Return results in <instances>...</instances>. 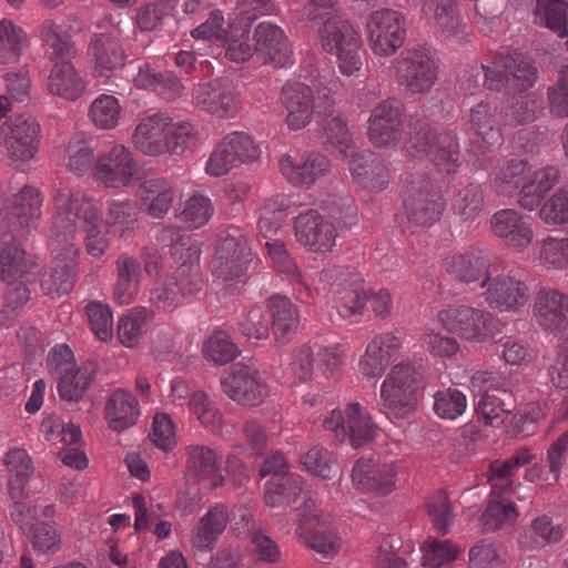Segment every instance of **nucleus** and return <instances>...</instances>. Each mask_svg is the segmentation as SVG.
Returning a JSON list of instances; mask_svg holds the SVG:
<instances>
[{
    "label": "nucleus",
    "mask_w": 568,
    "mask_h": 568,
    "mask_svg": "<svg viewBox=\"0 0 568 568\" xmlns=\"http://www.w3.org/2000/svg\"><path fill=\"white\" fill-rule=\"evenodd\" d=\"M43 196L32 186H24L12 197L7 199L0 209V235L18 240L36 226L41 219ZM37 264L27 256L26 251L16 242L2 241L0 244V278L13 284L27 277Z\"/></svg>",
    "instance_id": "1"
},
{
    "label": "nucleus",
    "mask_w": 568,
    "mask_h": 568,
    "mask_svg": "<svg viewBox=\"0 0 568 568\" xmlns=\"http://www.w3.org/2000/svg\"><path fill=\"white\" fill-rule=\"evenodd\" d=\"M197 131L190 122H173L165 113L142 118L132 133V144L146 156L182 154L196 139Z\"/></svg>",
    "instance_id": "2"
},
{
    "label": "nucleus",
    "mask_w": 568,
    "mask_h": 568,
    "mask_svg": "<svg viewBox=\"0 0 568 568\" xmlns=\"http://www.w3.org/2000/svg\"><path fill=\"white\" fill-rule=\"evenodd\" d=\"M70 212L71 191L68 189L58 191L54 195V213L49 233V246L55 256L49 276L41 284L42 290L52 297H61L71 292Z\"/></svg>",
    "instance_id": "3"
},
{
    "label": "nucleus",
    "mask_w": 568,
    "mask_h": 568,
    "mask_svg": "<svg viewBox=\"0 0 568 568\" xmlns=\"http://www.w3.org/2000/svg\"><path fill=\"white\" fill-rule=\"evenodd\" d=\"M323 50L336 57L337 68L345 77H357L362 71V37L353 23L339 14L327 17L318 29Z\"/></svg>",
    "instance_id": "4"
},
{
    "label": "nucleus",
    "mask_w": 568,
    "mask_h": 568,
    "mask_svg": "<svg viewBox=\"0 0 568 568\" xmlns=\"http://www.w3.org/2000/svg\"><path fill=\"white\" fill-rule=\"evenodd\" d=\"M480 68L484 72V84L489 90L508 89L524 92L535 82V68L531 61L516 50L497 52Z\"/></svg>",
    "instance_id": "5"
},
{
    "label": "nucleus",
    "mask_w": 568,
    "mask_h": 568,
    "mask_svg": "<svg viewBox=\"0 0 568 568\" xmlns=\"http://www.w3.org/2000/svg\"><path fill=\"white\" fill-rule=\"evenodd\" d=\"M40 37L48 47L53 64L48 79L51 94L65 100L71 97V36L68 24H58L52 20L44 21L39 30Z\"/></svg>",
    "instance_id": "6"
},
{
    "label": "nucleus",
    "mask_w": 568,
    "mask_h": 568,
    "mask_svg": "<svg viewBox=\"0 0 568 568\" xmlns=\"http://www.w3.org/2000/svg\"><path fill=\"white\" fill-rule=\"evenodd\" d=\"M318 281L323 286H316L315 291H325L327 287L332 290L334 306L342 318L352 320L363 314L368 292L362 287L359 273L345 266H332L318 274Z\"/></svg>",
    "instance_id": "7"
},
{
    "label": "nucleus",
    "mask_w": 568,
    "mask_h": 568,
    "mask_svg": "<svg viewBox=\"0 0 568 568\" xmlns=\"http://www.w3.org/2000/svg\"><path fill=\"white\" fill-rule=\"evenodd\" d=\"M252 260L253 254L239 230L222 231L219 233L215 253L211 261L212 275L225 286L242 283Z\"/></svg>",
    "instance_id": "8"
},
{
    "label": "nucleus",
    "mask_w": 568,
    "mask_h": 568,
    "mask_svg": "<svg viewBox=\"0 0 568 568\" xmlns=\"http://www.w3.org/2000/svg\"><path fill=\"white\" fill-rule=\"evenodd\" d=\"M437 320L447 332L473 343H485L498 333L497 320L489 311L466 304L447 306Z\"/></svg>",
    "instance_id": "9"
},
{
    "label": "nucleus",
    "mask_w": 568,
    "mask_h": 568,
    "mask_svg": "<svg viewBox=\"0 0 568 568\" xmlns=\"http://www.w3.org/2000/svg\"><path fill=\"white\" fill-rule=\"evenodd\" d=\"M322 427L329 432L336 442L348 440L354 448L372 442L377 434V426L359 403H348L345 408L333 409L324 417Z\"/></svg>",
    "instance_id": "10"
},
{
    "label": "nucleus",
    "mask_w": 568,
    "mask_h": 568,
    "mask_svg": "<svg viewBox=\"0 0 568 568\" xmlns=\"http://www.w3.org/2000/svg\"><path fill=\"white\" fill-rule=\"evenodd\" d=\"M484 303L499 313L519 314L530 300L528 284L514 271L495 273L480 282Z\"/></svg>",
    "instance_id": "11"
},
{
    "label": "nucleus",
    "mask_w": 568,
    "mask_h": 568,
    "mask_svg": "<svg viewBox=\"0 0 568 568\" xmlns=\"http://www.w3.org/2000/svg\"><path fill=\"white\" fill-rule=\"evenodd\" d=\"M393 68L396 82L410 94L428 93L438 79V63L426 49L403 51Z\"/></svg>",
    "instance_id": "12"
},
{
    "label": "nucleus",
    "mask_w": 568,
    "mask_h": 568,
    "mask_svg": "<svg viewBox=\"0 0 568 568\" xmlns=\"http://www.w3.org/2000/svg\"><path fill=\"white\" fill-rule=\"evenodd\" d=\"M407 153L413 158L429 156L432 162L447 174L459 166V144L453 132L438 134L427 125H420L407 143Z\"/></svg>",
    "instance_id": "13"
},
{
    "label": "nucleus",
    "mask_w": 568,
    "mask_h": 568,
    "mask_svg": "<svg viewBox=\"0 0 568 568\" xmlns=\"http://www.w3.org/2000/svg\"><path fill=\"white\" fill-rule=\"evenodd\" d=\"M366 34L368 45L376 55L389 57L405 42L406 18L389 8L374 10L366 19Z\"/></svg>",
    "instance_id": "14"
},
{
    "label": "nucleus",
    "mask_w": 568,
    "mask_h": 568,
    "mask_svg": "<svg viewBox=\"0 0 568 568\" xmlns=\"http://www.w3.org/2000/svg\"><path fill=\"white\" fill-rule=\"evenodd\" d=\"M403 205L410 225L430 226L438 222L445 211V200L429 179L410 181L403 195Z\"/></svg>",
    "instance_id": "15"
},
{
    "label": "nucleus",
    "mask_w": 568,
    "mask_h": 568,
    "mask_svg": "<svg viewBox=\"0 0 568 568\" xmlns=\"http://www.w3.org/2000/svg\"><path fill=\"white\" fill-rule=\"evenodd\" d=\"M415 364H397L381 385V399L387 413L404 417L416 405V383L420 373Z\"/></svg>",
    "instance_id": "16"
},
{
    "label": "nucleus",
    "mask_w": 568,
    "mask_h": 568,
    "mask_svg": "<svg viewBox=\"0 0 568 568\" xmlns=\"http://www.w3.org/2000/svg\"><path fill=\"white\" fill-rule=\"evenodd\" d=\"M260 155L261 150L250 134L234 131L226 134L212 151L206 161L205 172L220 178L237 164L256 161Z\"/></svg>",
    "instance_id": "17"
},
{
    "label": "nucleus",
    "mask_w": 568,
    "mask_h": 568,
    "mask_svg": "<svg viewBox=\"0 0 568 568\" xmlns=\"http://www.w3.org/2000/svg\"><path fill=\"white\" fill-rule=\"evenodd\" d=\"M221 388L229 398L244 406L261 405L268 395V386L260 373L242 363L224 371Z\"/></svg>",
    "instance_id": "18"
},
{
    "label": "nucleus",
    "mask_w": 568,
    "mask_h": 568,
    "mask_svg": "<svg viewBox=\"0 0 568 568\" xmlns=\"http://www.w3.org/2000/svg\"><path fill=\"white\" fill-rule=\"evenodd\" d=\"M138 172V162L129 148L115 143L97 158L93 176L105 187L129 186Z\"/></svg>",
    "instance_id": "19"
},
{
    "label": "nucleus",
    "mask_w": 568,
    "mask_h": 568,
    "mask_svg": "<svg viewBox=\"0 0 568 568\" xmlns=\"http://www.w3.org/2000/svg\"><path fill=\"white\" fill-rule=\"evenodd\" d=\"M195 105L219 119H233L237 114V91L229 78H216L197 84L193 91Z\"/></svg>",
    "instance_id": "20"
},
{
    "label": "nucleus",
    "mask_w": 568,
    "mask_h": 568,
    "mask_svg": "<svg viewBox=\"0 0 568 568\" xmlns=\"http://www.w3.org/2000/svg\"><path fill=\"white\" fill-rule=\"evenodd\" d=\"M532 314L544 331L568 338V294L541 286L535 294Z\"/></svg>",
    "instance_id": "21"
},
{
    "label": "nucleus",
    "mask_w": 568,
    "mask_h": 568,
    "mask_svg": "<svg viewBox=\"0 0 568 568\" xmlns=\"http://www.w3.org/2000/svg\"><path fill=\"white\" fill-rule=\"evenodd\" d=\"M297 517L296 535L301 542L326 557L337 552L339 538L328 529L313 500L307 499L297 508Z\"/></svg>",
    "instance_id": "22"
},
{
    "label": "nucleus",
    "mask_w": 568,
    "mask_h": 568,
    "mask_svg": "<svg viewBox=\"0 0 568 568\" xmlns=\"http://www.w3.org/2000/svg\"><path fill=\"white\" fill-rule=\"evenodd\" d=\"M39 125L26 115L7 120L0 130V139L7 155L13 162H28L38 151Z\"/></svg>",
    "instance_id": "23"
},
{
    "label": "nucleus",
    "mask_w": 568,
    "mask_h": 568,
    "mask_svg": "<svg viewBox=\"0 0 568 568\" xmlns=\"http://www.w3.org/2000/svg\"><path fill=\"white\" fill-rule=\"evenodd\" d=\"M404 133V106L396 99L379 102L368 119V138L378 148L398 142Z\"/></svg>",
    "instance_id": "24"
},
{
    "label": "nucleus",
    "mask_w": 568,
    "mask_h": 568,
    "mask_svg": "<svg viewBox=\"0 0 568 568\" xmlns=\"http://www.w3.org/2000/svg\"><path fill=\"white\" fill-rule=\"evenodd\" d=\"M398 466L395 462H378L374 458H359L352 470L354 486L377 496H387L396 489Z\"/></svg>",
    "instance_id": "25"
},
{
    "label": "nucleus",
    "mask_w": 568,
    "mask_h": 568,
    "mask_svg": "<svg viewBox=\"0 0 568 568\" xmlns=\"http://www.w3.org/2000/svg\"><path fill=\"white\" fill-rule=\"evenodd\" d=\"M294 234L301 245L315 253L329 252L335 246L337 237L334 223L316 210H310L295 217Z\"/></svg>",
    "instance_id": "26"
},
{
    "label": "nucleus",
    "mask_w": 568,
    "mask_h": 568,
    "mask_svg": "<svg viewBox=\"0 0 568 568\" xmlns=\"http://www.w3.org/2000/svg\"><path fill=\"white\" fill-rule=\"evenodd\" d=\"M404 336L399 331L375 335L358 361V371L366 377H381L399 353Z\"/></svg>",
    "instance_id": "27"
},
{
    "label": "nucleus",
    "mask_w": 568,
    "mask_h": 568,
    "mask_svg": "<svg viewBox=\"0 0 568 568\" xmlns=\"http://www.w3.org/2000/svg\"><path fill=\"white\" fill-rule=\"evenodd\" d=\"M281 105L285 109V124L291 131H298L308 125L314 114L313 89L298 81L286 82L280 94Z\"/></svg>",
    "instance_id": "28"
},
{
    "label": "nucleus",
    "mask_w": 568,
    "mask_h": 568,
    "mask_svg": "<svg viewBox=\"0 0 568 568\" xmlns=\"http://www.w3.org/2000/svg\"><path fill=\"white\" fill-rule=\"evenodd\" d=\"M490 227L514 252H524L534 240L530 217L513 209L497 211L490 219Z\"/></svg>",
    "instance_id": "29"
},
{
    "label": "nucleus",
    "mask_w": 568,
    "mask_h": 568,
    "mask_svg": "<svg viewBox=\"0 0 568 568\" xmlns=\"http://www.w3.org/2000/svg\"><path fill=\"white\" fill-rule=\"evenodd\" d=\"M496 108L488 102L481 101L474 105L469 111V129L477 136L476 150L474 151L476 164L479 168L486 165L479 155H485L497 145L501 144L503 136L499 129V122L496 120Z\"/></svg>",
    "instance_id": "30"
},
{
    "label": "nucleus",
    "mask_w": 568,
    "mask_h": 568,
    "mask_svg": "<svg viewBox=\"0 0 568 568\" xmlns=\"http://www.w3.org/2000/svg\"><path fill=\"white\" fill-rule=\"evenodd\" d=\"M255 52L266 64L284 68L294 63L293 50L284 30L271 22H261L253 34Z\"/></svg>",
    "instance_id": "31"
},
{
    "label": "nucleus",
    "mask_w": 568,
    "mask_h": 568,
    "mask_svg": "<svg viewBox=\"0 0 568 568\" xmlns=\"http://www.w3.org/2000/svg\"><path fill=\"white\" fill-rule=\"evenodd\" d=\"M278 168L292 185L310 187L328 171L329 161L325 155L315 152L304 153L298 160L285 154L280 158Z\"/></svg>",
    "instance_id": "32"
},
{
    "label": "nucleus",
    "mask_w": 568,
    "mask_h": 568,
    "mask_svg": "<svg viewBox=\"0 0 568 568\" xmlns=\"http://www.w3.org/2000/svg\"><path fill=\"white\" fill-rule=\"evenodd\" d=\"M186 476L190 480L203 483L207 488L223 485L221 473L222 456L204 445H191L186 448Z\"/></svg>",
    "instance_id": "33"
},
{
    "label": "nucleus",
    "mask_w": 568,
    "mask_h": 568,
    "mask_svg": "<svg viewBox=\"0 0 568 568\" xmlns=\"http://www.w3.org/2000/svg\"><path fill=\"white\" fill-rule=\"evenodd\" d=\"M488 254L481 250H470L460 254L448 255L443 260V267L456 280L466 283L484 282L494 271Z\"/></svg>",
    "instance_id": "34"
},
{
    "label": "nucleus",
    "mask_w": 568,
    "mask_h": 568,
    "mask_svg": "<svg viewBox=\"0 0 568 568\" xmlns=\"http://www.w3.org/2000/svg\"><path fill=\"white\" fill-rule=\"evenodd\" d=\"M115 283L113 285V300L119 305L132 304L141 287L143 276L140 258L123 253L115 261Z\"/></svg>",
    "instance_id": "35"
},
{
    "label": "nucleus",
    "mask_w": 568,
    "mask_h": 568,
    "mask_svg": "<svg viewBox=\"0 0 568 568\" xmlns=\"http://www.w3.org/2000/svg\"><path fill=\"white\" fill-rule=\"evenodd\" d=\"M174 187L165 178L144 180L136 190L141 209L153 219H162L169 212L174 200Z\"/></svg>",
    "instance_id": "36"
},
{
    "label": "nucleus",
    "mask_w": 568,
    "mask_h": 568,
    "mask_svg": "<svg viewBox=\"0 0 568 568\" xmlns=\"http://www.w3.org/2000/svg\"><path fill=\"white\" fill-rule=\"evenodd\" d=\"M422 12L446 37H463L465 24L459 13L458 0H423Z\"/></svg>",
    "instance_id": "37"
},
{
    "label": "nucleus",
    "mask_w": 568,
    "mask_h": 568,
    "mask_svg": "<svg viewBox=\"0 0 568 568\" xmlns=\"http://www.w3.org/2000/svg\"><path fill=\"white\" fill-rule=\"evenodd\" d=\"M229 520L230 513L225 505L212 506L192 530V547L200 551H211Z\"/></svg>",
    "instance_id": "38"
},
{
    "label": "nucleus",
    "mask_w": 568,
    "mask_h": 568,
    "mask_svg": "<svg viewBox=\"0 0 568 568\" xmlns=\"http://www.w3.org/2000/svg\"><path fill=\"white\" fill-rule=\"evenodd\" d=\"M140 404L135 396L123 388L115 389L105 404V418L111 429L123 432L140 417Z\"/></svg>",
    "instance_id": "39"
},
{
    "label": "nucleus",
    "mask_w": 568,
    "mask_h": 568,
    "mask_svg": "<svg viewBox=\"0 0 568 568\" xmlns=\"http://www.w3.org/2000/svg\"><path fill=\"white\" fill-rule=\"evenodd\" d=\"M265 247L273 267L291 281L298 298L307 302V300L313 295V288L308 283V278L301 273L288 254L284 243L277 240L266 241Z\"/></svg>",
    "instance_id": "40"
},
{
    "label": "nucleus",
    "mask_w": 568,
    "mask_h": 568,
    "mask_svg": "<svg viewBox=\"0 0 568 568\" xmlns=\"http://www.w3.org/2000/svg\"><path fill=\"white\" fill-rule=\"evenodd\" d=\"M560 173L558 168L548 165L526 175V181L519 192V205L528 211L536 209L545 195L558 184Z\"/></svg>",
    "instance_id": "41"
},
{
    "label": "nucleus",
    "mask_w": 568,
    "mask_h": 568,
    "mask_svg": "<svg viewBox=\"0 0 568 568\" xmlns=\"http://www.w3.org/2000/svg\"><path fill=\"white\" fill-rule=\"evenodd\" d=\"M535 455L530 449L520 447L514 452L509 459L505 462H494L489 468L488 480L493 487L494 494L500 496L514 493V475L515 471L523 466L531 464Z\"/></svg>",
    "instance_id": "42"
},
{
    "label": "nucleus",
    "mask_w": 568,
    "mask_h": 568,
    "mask_svg": "<svg viewBox=\"0 0 568 568\" xmlns=\"http://www.w3.org/2000/svg\"><path fill=\"white\" fill-rule=\"evenodd\" d=\"M267 308L275 339L286 343L296 333L300 324L297 306L288 297L275 295L268 298Z\"/></svg>",
    "instance_id": "43"
},
{
    "label": "nucleus",
    "mask_w": 568,
    "mask_h": 568,
    "mask_svg": "<svg viewBox=\"0 0 568 568\" xmlns=\"http://www.w3.org/2000/svg\"><path fill=\"white\" fill-rule=\"evenodd\" d=\"M134 84L139 89L153 91L166 100L180 97L184 89L181 80L172 72H161L146 62L139 65Z\"/></svg>",
    "instance_id": "44"
},
{
    "label": "nucleus",
    "mask_w": 568,
    "mask_h": 568,
    "mask_svg": "<svg viewBox=\"0 0 568 568\" xmlns=\"http://www.w3.org/2000/svg\"><path fill=\"white\" fill-rule=\"evenodd\" d=\"M4 464L9 474V493L11 498L27 497V483L33 473V462L27 450L14 448L7 453Z\"/></svg>",
    "instance_id": "45"
},
{
    "label": "nucleus",
    "mask_w": 568,
    "mask_h": 568,
    "mask_svg": "<svg viewBox=\"0 0 568 568\" xmlns=\"http://www.w3.org/2000/svg\"><path fill=\"white\" fill-rule=\"evenodd\" d=\"M568 0H537L532 10L534 23L548 28L560 38L568 37Z\"/></svg>",
    "instance_id": "46"
},
{
    "label": "nucleus",
    "mask_w": 568,
    "mask_h": 568,
    "mask_svg": "<svg viewBox=\"0 0 568 568\" xmlns=\"http://www.w3.org/2000/svg\"><path fill=\"white\" fill-rule=\"evenodd\" d=\"M156 241L163 247H170L171 255L176 263L190 258H200L201 247L196 241L185 234L180 227L165 225L156 234Z\"/></svg>",
    "instance_id": "47"
},
{
    "label": "nucleus",
    "mask_w": 568,
    "mask_h": 568,
    "mask_svg": "<svg viewBox=\"0 0 568 568\" xmlns=\"http://www.w3.org/2000/svg\"><path fill=\"white\" fill-rule=\"evenodd\" d=\"M152 311L144 306L131 308L123 315L116 326L119 342L125 347L136 346L149 329Z\"/></svg>",
    "instance_id": "48"
},
{
    "label": "nucleus",
    "mask_w": 568,
    "mask_h": 568,
    "mask_svg": "<svg viewBox=\"0 0 568 568\" xmlns=\"http://www.w3.org/2000/svg\"><path fill=\"white\" fill-rule=\"evenodd\" d=\"M47 367L57 382L62 399L71 402V348L68 344H58L48 354Z\"/></svg>",
    "instance_id": "49"
},
{
    "label": "nucleus",
    "mask_w": 568,
    "mask_h": 568,
    "mask_svg": "<svg viewBox=\"0 0 568 568\" xmlns=\"http://www.w3.org/2000/svg\"><path fill=\"white\" fill-rule=\"evenodd\" d=\"M303 491V479L300 475L288 473L282 476H272L265 485L264 499L271 507H278L293 503Z\"/></svg>",
    "instance_id": "50"
},
{
    "label": "nucleus",
    "mask_w": 568,
    "mask_h": 568,
    "mask_svg": "<svg viewBox=\"0 0 568 568\" xmlns=\"http://www.w3.org/2000/svg\"><path fill=\"white\" fill-rule=\"evenodd\" d=\"M89 53L95 62V69L101 73L116 69L124 62L123 49L112 34L95 36L91 41Z\"/></svg>",
    "instance_id": "51"
},
{
    "label": "nucleus",
    "mask_w": 568,
    "mask_h": 568,
    "mask_svg": "<svg viewBox=\"0 0 568 568\" xmlns=\"http://www.w3.org/2000/svg\"><path fill=\"white\" fill-rule=\"evenodd\" d=\"M528 164L521 160L511 159L500 161L491 172L490 183L497 192L509 194L521 189L528 175Z\"/></svg>",
    "instance_id": "52"
},
{
    "label": "nucleus",
    "mask_w": 568,
    "mask_h": 568,
    "mask_svg": "<svg viewBox=\"0 0 568 568\" xmlns=\"http://www.w3.org/2000/svg\"><path fill=\"white\" fill-rule=\"evenodd\" d=\"M535 258L548 271H568V237L547 236L537 242Z\"/></svg>",
    "instance_id": "53"
},
{
    "label": "nucleus",
    "mask_w": 568,
    "mask_h": 568,
    "mask_svg": "<svg viewBox=\"0 0 568 568\" xmlns=\"http://www.w3.org/2000/svg\"><path fill=\"white\" fill-rule=\"evenodd\" d=\"M485 196L480 185L469 183L452 200V212L462 223H473L484 209Z\"/></svg>",
    "instance_id": "54"
},
{
    "label": "nucleus",
    "mask_w": 568,
    "mask_h": 568,
    "mask_svg": "<svg viewBox=\"0 0 568 568\" xmlns=\"http://www.w3.org/2000/svg\"><path fill=\"white\" fill-rule=\"evenodd\" d=\"M26 31L9 19L0 20V63H17L27 47Z\"/></svg>",
    "instance_id": "55"
},
{
    "label": "nucleus",
    "mask_w": 568,
    "mask_h": 568,
    "mask_svg": "<svg viewBox=\"0 0 568 568\" xmlns=\"http://www.w3.org/2000/svg\"><path fill=\"white\" fill-rule=\"evenodd\" d=\"M106 223L112 232L120 237L132 232L138 223V209L130 199H114L108 202Z\"/></svg>",
    "instance_id": "56"
},
{
    "label": "nucleus",
    "mask_w": 568,
    "mask_h": 568,
    "mask_svg": "<svg viewBox=\"0 0 568 568\" xmlns=\"http://www.w3.org/2000/svg\"><path fill=\"white\" fill-rule=\"evenodd\" d=\"M564 538V529L554 524L547 515H541L531 521L529 529L524 534L520 542L527 548H540L549 544L559 542Z\"/></svg>",
    "instance_id": "57"
},
{
    "label": "nucleus",
    "mask_w": 568,
    "mask_h": 568,
    "mask_svg": "<svg viewBox=\"0 0 568 568\" xmlns=\"http://www.w3.org/2000/svg\"><path fill=\"white\" fill-rule=\"evenodd\" d=\"M221 42L224 55L231 62L243 63L255 52V45L250 41L248 26L231 24Z\"/></svg>",
    "instance_id": "58"
},
{
    "label": "nucleus",
    "mask_w": 568,
    "mask_h": 568,
    "mask_svg": "<svg viewBox=\"0 0 568 568\" xmlns=\"http://www.w3.org/2000/svg\"><path fill=\"white\" fill-rule=\"evenodd\" d=\"M85 207L78 209L77 217L84 220L85 244L92 256L102 255L109 246V242L102 227L97 224L98 209L92 202H85Z\"/></svg>",
    "instance_id": "59"
},
{
    "label": "nucleus",
    "mask_w": 568,
    "mask_h": 568,
    "mask_svg": "<svg viewBox=\"0 0 568 568\" xmlns=\"http://www.w3.org/2000/svg\"><path fill=\"white\" fill-rule=\"evenodd\" d=\"M287 207L288 202L283 195L268 199L261 207L258 230L266 241H274L273 236L277 234L284 223Z\"/></svg>",
    "instance_id": "60"
},
{
    "label": "nucleus",
    "mask_w": 568,
    "mask_h": 568,
    "mask_svg": "<svg viewBox=\"0 0 568 568\" xmlns=\"http://www.w3.org/2000/svg\"><path fill=\"white\" fill-rule=\"evenodd\" d=\"M121 112V104L115 97L101 94L91 103L89 118L95 128L112 130L119 124Z\"/></svg>",
    "instance_id": "61"
},
{
    "label": "nucleus",
    "mask_w": 568,
    "mask_h": 568,
    "mask_svg": "<svg viewBox=\"0 0 568 568\" xmlns=\"http://www.w3.org/2000/svg\"><path fill=\"white\" fill-rule=\"evenodd\" d=\"M203 355L210 363L224 365L239 355V348L227 332L217 329L203 344Z\"/></svg>",
    "instance_id": "62"
},
{
    "label": "nucleus",
    "mask_w": 568,
    "mask_h": 568,
    "mask_svg": "<svg viewBox=\"0 0 568 568\" xmlns=\"http://www.w3.org/2000/svg\"><path fill=\"white\" fill-rule=\"evenodd\" d=\"M179 266L172 276L174 285L181 292V297H192L200 293L204 285L201 273L200 258L180 261Z\"/></svg>",
    "instance_id": "63"
},
{
    "label": "nucleus",
    "mask_w": 568,
    "mask_h": 568,
    "mask_svg": "<svg viewBox=\"0 0 568 568\" xmlns=\"http://www.w3.org/2000/svg\"><path fill=\"white\" fill-rule=\"evenodd\" d=\"M214 213L212 201L209 196L195 193L183 204L178 217L190 229H199L205 225Z\"/></svg>",
    "instance_id": "64"
}]
</instances>
